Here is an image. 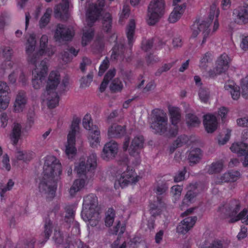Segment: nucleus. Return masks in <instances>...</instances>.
<instances>
[{
    "label": "nucleus",
    "instance_id": "f257e3e1",
    "mask_svg": "<svg viewBox=\"0 0 248 248\" xmlns=\"http://www.w3.org/2000/svg\"><path fill=\"white\" fill-rule=\"evenodd\" d=\"M61 164L54 156L46 157L43 167V176L39 183V191L47 198L55 196L57 182L62 172Z\"/></svg>",
    "mask_w": 248,
    "mask_h": 248
},
{
    "label": "nucleus",
    "instance_id": "f03ea898",
    "mask_svg": "<svg viewBox=\"0 0 248 248\" xmlns=\"http://www.w3.org/2000/svg\"><path fill=\"white\" fill-rule=\"evenodd\" d=\"M60 80V75L56 72L52 71L50 73L46 90L42 96L43 101L46 102L49 108H53L58 105L59 97L56 90Z\"/></svg>",
    "mask_w": 248,
    "mask_h": 248
},
{
    "label": "nucleus",
    "instance_id": "7ed1b4c3",
    "mask_svg": "<svg viewBox=\"0 0 248 248\" xmlns=\"http://www.w3.org/2000/svg\"><path fill=\"white\" fill-rule=\"evenodd\" d=\"M98 199L93 194L83 198L81 217L85 221L98 220L100 219L98 210Z\"/></svg>",
    "mask_w": 248,
    "mask_h": 248
},
{
    "label": "nucleus",
    "instance_id": "20e7f679",
    "mask_svg": "<svg viewBox=\"0 0 248 248\" xmlns=\"http://www.w3.org/2000/svg\"><path fill=\"white\" fill-rule=\"evenodd\" d=\"M218 15V11L216 10V8L215 6H212L210 8V11L209 15V21H203L201 23H200L199 21H196L192 25V37H196L199 34V31L202 32L203 38L201 44L202 46H203L205 43L207 38L211 34L210 30L209 28L210 26L211 22L214 19L215 16L217 17Z\"/></svg>",
    "mask_w": 248,
    "mask_h": 248
},
{
    "label": "nucleus",
    "instance_id": "39448f33",
    "mask_svg": "<svg viewBox=\"0 0 248 248\" xmlns=\"http://www.w3.org/2000/svg\"><path fill=\"white\" fill-rule=\"evenodd\" d=\"M165 7L164 0H151L147 10V24L151 26L155 25L164 15Z\"/></svg>",
    "mask_w": 248,
    "mask_h": 248
},
{
    "label": "nucleus",
    "instance_id": "423d86ee",
    "mask_svg": "<svg viewBox=\"0 0 248 248\" xmlns=\"http://www.w3.org/2000/svg\"><path fill=\"white\" fill-rule=\"evenodd\" d=\"M97 156L95 153H92L88 157L87 163L80 161L75 166V170L79 177L84 176L86 182L94 176V170L96 166Z\"/></svg>",
    "mask_w": 248,
    "mask_h": 248
},
{
    "label": "nucleus",
    "instance_id": "0eeeda50",
    "mask_svg": "<svg viewBox=\"0 0 248 248\" xmlns=\"http://www.w3.org/2000/svg\"><path fill=\"white\" fill-rule=\"evenodd\" d=\"M129 138L127 137L125 139V141L123 145L124 150H128V152L131 157L135 159V164H138L140 162V151L143 147L144 139L142 136H138L135 137L132 140L131 145L128 148L129 143Z\"/></svg>",
    "mask_w": 248,
    "mask_h": 248
},
{
    "label": "nucleus",
    "instance_id": "6e6552de",
    "mask_svg": "<svg viewBox=\"0 0 248 248\" xmlns=\"http://www.w3.org/2000/svg\"><path fill=\"white\" fill-rule=\"evenodd\" d=\"M80 122V120L78 118L73 119L71 126V130L67 136V142L65 146V152L69 158H73L77 153V149L75 147V136L78 131Z\"/></svg>",
    "mask_w": 248,
    "mask_h": 248
},
{
    "label": "nucleus",
    "instance_id": "1a4fd4ad",
    "mask_svg": "<svg viewBox=\"0 0 248 248\" xmlns=\"http://www.w3.org/2000/svg\"><path fill=\"white\" fill-rule=\"evenodd\" d=\"M36 44L35 35L34 34H31L30 35L26 43L25 51L27 55L28 62L34 65L38 64L37 63L40 60V57L41 56L38 53V51L34 52Z\"/></svg>",
    "mask_w": 248,
    "mask_h": 248
},
{
    "label": "nucleus",
    "instance_id": "9d476101",
    "mask_svg": "<svg viewBox=\"0 0 248 248\" xmlns=\"http://www.w3.org/2000/svg\"><path fill=\"white\" fill-rule=\"evenodd\" d=\"M34 66L35 68L32 72L34 78L32 79V83L33 88L38 89L41 86L47 74L46 61L42 60L40 63Z\"/></svg>",
    "mask_w": 248,
    "mask_h": 248
},
{
    "label": "nucleus",
    "instance_id": "9b49d317",
    "mask_svg": "<svg viewBox=\"0 0 248 248\" xmlns=\"http://www.w3.org/2000/svg\"><path fill=\"white\" fill-rule=\"evenodd\" d=\"M105 4V0H98L97 2L90 5L86 13L87 22L92 27L99 17Z\"/></svg>",
    "mask_w": 248,
    "mask_h": 248
},
{
    "label": "nucleus",
    "instance_id": "f8f14e48",
    "mask_svg": "<svg viewBox=\"0 0 248 248\" xmlns=\"http://www.w3.org/2000/svg\"><path fill=\"white\" fill-rule=\"evenodd\" d=\"M240 202L236 200H231L226 203L222 206L219 207V210L224 217H231L229 222H231V219L235 218L238 215L237 213L240 210Z\"/></svg>",
    "mask_w": 248,
    "mask_h": 248
},
{
    "label": "nucleus",
    "instance_id": "ddd939ff",
    "mask_svg": "<svg viewBox=\"0 0 248 248\" xmlns=\"http://www.w3.org/2000/svg\"><path fill=\"white\" fill-rule=\"evenodd\" d=\"M151 127L155 133L166 134L168 132V117L166 115L163 113L155 115Z\"/></svg>",
    "mask_w": 248,
    "mask_h": 248
},
{
    "label": "nucleus",
    "instance_id": "4468645a",
    "mask_svg": "<svg viewBox=\"0 0 248 248\" xmlns=\"http://www.w3.org/2000/svg\"><path fill=\"white\" fill-rule=\"evenodd\" d=\"M74 35V31L72 29L59 24L57 26L54 37L56 41L61 43L71 40Z\"/></svg>",
    "mask_w": 248,
    "mask_h": 248
},
{
    "label": "nucleus",
    "instance_id": "2eb2a0df",
    "mask_svg": "<svg viewBox=\"0 0 248 248\" xmlns=\"http://www.w3.org/2000/svg\"><path fill=\"white\" fill-rule=\"evenodd\" d=\"M138 181V177L132 169H127L124 171L120 177L115 183V187L119 186L124 188L129 184L135 183Z\"/></svg>",
    "mask_w": 248,
    "mask_h": 248
},
{
    "label": "nucleus",
    "instance_id": "dca6fc26",
    "mask_svg": "<svg viewBox=\"0 0 248 248\" xmlns=\"http://www.w3.org/2000/svg\"><path fill=\"white\" fill-rule=\"evenodd\" d=\"M230 149L238 156H244L242 159L243 165L245 167H248V144L243 142L233 143Z\"/></svg>",
    "mask_w": 248,
    "mask_h": 248
},
{
    "label": "nucleus",
    "instance_id": "f3484780",
    "mask_svg": "<svg viewBox=\"0 0 248 248\" xmlns=\"http://www.w3.org/2000/svg\"><path fill=\"white\" fill-rule=\"evenodd\" d=\"M118 150L117 143L113 140L107 142L105 144L101 156L104 160H109L113 158L117 155Z\"/></svg>",
    "mask_w": 248,
    "mask_h": 248
},
{
    "label": "nucleus",
    "instance_id": "a211bd4d",
    "mask_svg": "<svg viewBox=\"0 0 248 248\" xmlns=\"http://www.w3.org/2000/svg\"><path fill=\"white\" fill-rule=\"evenodd\" d=\"M10 92V88L7 83L0 81V111L5 109L8 107L10 102V97L7 94Z\"/></svg>",
    "mask_w": 248,
    "mask_h": 248
},
{
    "label": "nucleus",
    "instance_id": "6ab92c4d",
    "mask_svg": "<svg viewBox=\"0 0 248 248\" xmlns=\"http://www.w3.org/2000/svg\"><path fill=\"white\" fill-rule=\"evenodd\" d=\"M197 217L196 216L189 217L182 220L177 227V232L185 234L194 225Z\"/></svg>",
    "mask_w": 248,
    "mask_h": 248
},
{
    "label": "nucleus",
    "instance_id": "aec40b11",
    "mask_svg": "<svg viewBox=\"0 0 248 248\" xmlns=\"http://www.w3.org/2000/svg\"><path fill=\"white\" fill-rule=\"evenodd\" d=\"M27 96L23 91H20L16 95L14 105V110L16 112L23 111L27 103Z\"/></svg>",
    "mask_w": 248,
    "mask_h": 248
},
{
    "label": "nucleus",
    "instance_id": "412c9836",
    "mask_svg": "<svg viewBox=\"0 0 248 248\" xmlns=\"http://www.w3.org/2000/svg\"><path fill=\"white\" fill-rule=\"evenodd\" d=\"M230 59L226 53L221 55L216 62V70L217 73L225 72L229 67Z\"/></svg>",
    "mask_w": 248,
    "mask_h": 248
},
{
    "label": "nucleus",
    "instance_id": "4be33fe9",
    "mask_svg": "<svg viewBox=\"0 0 248 248\" xmlns=\"http://www.w3.org/2000/svg\"><path fill=\"white\" fill-rule=\"evenodd\" d=\"M233 14L235 16V21L239 24L248 23V5L235 9Z\"/></svg>",
    "mask_w": 248,
    "mask_h": 248
},
{
    "label": "nucleus",
    "instance_id": "5701e85b",
    "mask_svg": "<svg viewBox=\"0 0 248 248\" xmlns=\"http://www.w3.org/2000/svg\"><path fill=\"white\" fill-rule=\"evenodd\" d=\"M203 124L208 133H212L217 128V118L212 114H208L204 116Z\"/></svg>",
    "mask_w": 248,
    "mask_h": 248
},
{
    "label": "nucleus",
    "instance_id": "b1692460",
    "mask_svg": "<svg viewBox=\"0 0 248 248\" xmlns=\"http://www.w3.org/2000/svg\"><path fill=\"white\" fill-rule=\"evenodd\" d=\"M23 129L21 124L17 122L13 124L10 138L13 145H16L21 137Z\"/></svg>",
    "mask_w": 248,
    "mask_h": 248
},
{
    "label": "nucleus",
    "instance_id": "393cba45",
    "mask_svg": "<svg viewBox=\"0 0 248 248\" xmlns=\"http://www.w3.org/2000/svg\"><path fill=\"white\" fill-rule=\"evenodd\" d=\"M240 176V173L237 171H231L224 173L220 178H217L215 181L217 184H221L223 183L234 182Z\"/></svg>",
    "mask_w": 248,
    "mask_h": 248
},
{
    "label": "nucleus",
    "instance_id": "a878e982",
    "mask_svg": "<svg viewBox=\"0 0 248 248\" xmlns=\"http://www.w3.org/2000/svg\"><path fill=\"white\" fill-rule=\"evenodd\" d=\"M187 189L188 190L183 200V202L186 203L193 202L199 193L196 184H190Z\"/></svg>",
    "mask_w": 248,
    "mask_h": 248
},
{
    "label": "nucleus",
    "instance_id": "bb28decb",
    "mask_svg": "<svg viewBox=\"0 0 248 248\" xmlns=\"http://www.w3.org/2000/svg\"><path fill=\"white\" fill-rule=\"evenodd\" d=\"M186 7L185 4L175 6L169 16V22L172 23L177 22L183 14Z\"/></svg>",
    "mask_w": 248,
    "mask_h": 248
},
{
    "label": "nucleus",
    "instance_id": "cd10ccee",
    "mask_svg": "<svg viewBox=\"0 0 248 248\" xmlns=\"http://www.w3.org/2000/svg\"><path fill=\"white\" fill-rule=\"evenodd\" d=\"M124 127L114 124L108 129V136L110 138H120L125 134Z\"/></svg>",
    "mask_w": 248,
    "mask_h": 248
},
{
    "label": "nucleus",
    "instance_id": "c85d7f7f",
    "mask_svg": "<svg viewBox=\"0 0 248 248\" xmlns=\"http://www.w3.org/2000/svg\"><path fill=\"white\" fill-rule=\"evenodd\" d=\"M78 51L74 48L68 47L61 53V59L65 63H67L71 61L73 56L77 55Z\"/></svg>",
    "mask_w": 248,
    "mask_h": 248
},
{
    "label": "nucleus",
    "instance_id": "c756f323",
    "mask_svg": "<svg viewBox=\"0 0 248 248\" xmlns=\"http://www.w3.org/2000/svg\"><path fill=\"white\" fill-rule=\"evenodd\" d=\"M202 157L201 150L199 148H195L191 150L189 154L188 159L190 165H194L198 163Z\"/></svg>",
    "mask_w": 248,
    "mask_h": 248
},
{
    "label": "nucleus",
    "instance_id": "7c9ffc66",
    "mask_svg": "<svg viewBox=\"0 0 248 248\" xmlns=\"http://www.w3.org/2000/svg\"><path fill=\"white\" fill-rule=\"evenodd\" d=\"M70 0H62V2L58 5L54 9L57 16H62V14H66L69 7Z\"/></svg>",
    "mask_w": 248,
    "mask_h": 248
},
{
    "label": "nucleus",
    "instance_id": "2f4dec72",
    "mask_svg": "<svg viewBox=\"0 0 248 248\" xmlns=\"http://www.w3.org/2000/svg\"><path fill=\"white\" fill-rule=\"evenodd\" d=\"M47 42V36L46 35H43L40 40V49L38 50V53L40 55L42 56L45 53H47L48 56H50L54 54L53 51L46 50Z\"/></svg>",
    "mask_w": 248,
    "mask_h": 248
},
{
    "label": "nucleus",
    "instance_id": "473e14b6",
    "mask_svg": "<svg viewBox=\"0 0 248 248\" xmlns=\"http://www.w3.org/2000/svg\"><path fill=\"white\" fill-rule=\"evenodd\" d=\"M86 183L84 178L76 180L69 189L70 195L72 196H74L78 191L84 186Z\"/></svg>",
    "mask_w": 248,
    "mask_h": 248
},
{
    "label": "nucleus",
    "instance_id": "72a5a7b5",
    "mask_svg": "<svg viewBox=\"0 0 248 248\" xmlns=\"http://www.w3.org/2000/svg\"><path fill=\"white\" fill-rule=\"evenodd\" d=\"M223 167L222 161H218L212 163L211 165L206 167L205 170L210 174L220 172Z\"/></svg>",
    "mask_w": 248,
    "mask_h": 248
},
{
    "label": "nucleus",
    "instance_id": "f704fd0d",
    "mask_svg": "<svg viewBox=\"0 0 248 248\" xmlns=\"http://www.w3.org/2000/svg\"><path fill=\"white\" fill-rule=\"evenodd\" d=\"M90 131V142L92 146H96L100 142V131L94 126V128Z\"/></svg>",
    "mask_w": 248,
    "mask_h": 248
},
{
    "label": "nucleus",
    "instance_id": "c9c22d12",
    "mask_svg": "<svg viewBox=\"0 0 248 248\" xmlns=\"http://www.w3.org/2000/svg\"><path fill=\"white\" fill-rule=\"evenodd\" d=\"M124 50V46L122 44H117L112 49L111 55V59H117L119 57L123 58V54Z\"/></svg>",
    "mask_w": 248,
    "mask_h": 248
},
{
    "label": "nucleus",
    "instance_id": "e433bc0d",
    "mask_svg": "<svg viewBox=\"0 0 248 248\" xmlns=\"http://www.w3.org/2000/svg\"><path fill=\"white\" fill-rule=\"evenodd\" d=\"M135 30V21L134 19H131L126 29V35L130 46L132 45L134 41L133 35Z\"/></svg>",
    "mask_w": 248,
    "mask_h": 248
},
{
    "label": "nucleus",
    "instance_id": "4c0bfd02",
    "mask_svg": "<svg viewBox=\"0 0 248 248\" xmlns=\"http://www.w3.org/2000/svg\"><path fill=\"white\" fill-rule=\"evenodd\" d=\"M224 88L226 90L230 93L233 99L237 100L239 98L240 95L239 87L234 86L232 84H226Z\"/></svg>",
    "mask_w": 248,
    "mask_h": 248
},
{
    "label": "nucleus",
    "instance_id": "58836bf2",
    "mask_svg": "<svg viewBox=\"0 0 248 248\" xmlns=\"http://www.w3.org/2000/svg\"><path fill=\"white\" fill-rule=\"evenodd\" d=\"M32 153L23 152L20 150H17L16 153V159L24 162L30 161L32 158Z\"/></svg>",
    "mask_w": 248,
    "mask_h": 248
},
{
    "label": "nucleus",
    "instance_id": "ea45409f",
    "mask_svg": "<svg viewBox=\"0 0 248 248\" xmlns=\"http://www.w3.org/2000/svg\"><path fill=\"white\" fill-rule=\"evenodd\" d=\"M158 43L157 46L163 44V42L160 41L158 38H153L147 40L144 43L142 44V48L145 51H148L151 49L153 44L156 45Z\"/></svg>",
    "mask_w": 248,
    "mask_h": 248
},
{
    "label": "nucleus",
    "instance_id": "a19ab883",
    "mask_svg": "<svg viewBox=\"0 0 248 248\" xmlns=\"http://www.w3.org/2000/svg\"><path fill=\"white\" fill-rule=\"evenodd\" d=\"M52 10L49 9H46L44 15L41 17L39 25L40 28L45 27L50 21Z\"/></svg>",
    "mask_w": 248,
    "mask_h": 248
},
{
    "label": "nucleus",
    "instance_id": "79ce46f5",
    "mask_svg": "<svg viewBox=\"0 0 248 248\" xmlns=\"http://www.w3.org/2000/svg\"><path fill=\"white\" fill-rule=\"evenodd\" d=\"M170 113L171 124H177L180 120V113L179 109L176 108H172L170 109Z\"/></svg>",
    "mask_w": 248,
    "mask_h": 248
},
{
    "label": "nucleus",
    "instance_id": "37998d69",
    "mask_svg": "<svg viewBox=\"0 0 248 248\" xmlns=\"http://www.w3.org/2000/svg\"><path fill=\"white\" fill-rule=\"evenodd\" d=\"M52 222L50 219H46L44 225V235L46 242L49 238L52 232Z\"/></svg>",
    "mask_w": 248,
    "mask_h": 248
},
{
    "label": "nucleus",
    "instance_id": "c03bdc74",
    "mask_svg": "<svg viewBox=\"0 0 248 248\" xmlns=\"http://www.w3.org/2000/svg\"><path fill=\"white\" fill-rule=\"evenodd\" d=\"M115 213L112 208H109L106 213L105 224L108 227L111 226L114 220Z\"/></svg>",
    "mask_w": 248,
    "mask_h": 248
},
{
    "label": "nucleus",
    "instance_id": "a18cd8bd",
    "mask_svg": "<svg viewBox=\"0 0 248 248\" xmlns=\"http://www.w3.org/2000/svg\"><path fill=\"white\" fill-rule=\"evenodd\" d=\"M239 220H242V222L246 224H248V210L246 209H244L241 212L239 213V215L231 219L232 222H235Z\"/></svg>",
    "mask_w": 248,
    "mask_h": 248
},
{
    "label": "nucleus",
    "instance_id": "49530a36",
    "mask_svg": "<svg viewBox=\"0 0 248 248\" xmlns=\"http://www.w3.org/2000/svg\"><path fill=\"white\" fill-rule=\"evenodd\" d=\"M112 18L109 13H106L104 15L103 18V30L108 32L111 27Z\"/></svg>",
    "mask_w": 248,
    "mask_h": 248
},
{
    "label": "nucleus",
    "instance_id": "de8ad7c7",
    "mask_svg": "<svg viewBox=\"0 0 248 248\" xmlns=\"http://www.w3.org/2000/svg\"><path fill=\"white\" fill-rule=\"evenodd\" d=\"M186 123L188 126L195 127L199 125L200 121L196 115L188 113L186 115Z\"/></svg>",
    "mask_w": 248,
    "mask_h": 248
},
{
    "label": "nucleus",
    "instance_id": "09e8293b",
    "mask_svg": "<svg viewBox=\"0 0 248 248\" xmlns=\"http://www.w3.org/2000/svg\"><path fill=\"white\" fill-rule=\"evenodd\" d=\"M93 36V30L90 28L84 31L82 39V44L85 46L92 40Z\"/></svg>",
    "mask_w": 248,
    "mask_h": 248
},
{
    "label": "nucleus",
    "instance_id": "8fccbe9b",
    "mask_svg": "<svg viewBox=\"0 0 248 248\" xmlns=\"http://www.w3.org/2000/svg\"><path fill=\"white\" fill-rule=\"evenodd\" d=\"M164 205V202H162L159 197H157V205L154 204L151 205L150 206V213L153 216L158 215L160 212V208Z\"/></svg>",
    "mask_w": 248,
    "mask_h": 248
},
{
    "label": "nucleus",
    "instance_id": "3c124183",
    "mask_svg": "<svg viewBox=\"0 0 248 248\" xmlns=\"http://www.w3.org/2000/svg\"><path fill=\"white\" fill-rule=\"evenodd\" d=\"M212 61V55L210 53L206 52L202 57L200 60V67L205 69L207 66V63Z\"/></svg>",
    "mask_w": 248,
    "mask_h": 248
},
{
    "label": "nucleus",
    "instance_id": "603ef678",
    "mask_svg": "<svg viewBox=\"0 0 248 248\" xmlns=\"http://www.w3.org/2000/svg\"><path fill=\"white\" fill-rule=\"evenodd\" d=\"M228 243L224 241L215 240L205 248H228Z\"/></svg>",
    "mask_w": 248,
    "mask_h": 248
},
{
    "label": "nucleus",
    "instance_id": "864d4df0",
    "mask_svg": "<svg viewBox=\"0 0 248 248\" xmlns=\"http://www.w3.org/2000/svg\"><path fill=\"white\" fill-rule=\"evenodd\" d=\"M123 88V85L118 78L113 80L110 86V90L114 92L121 91Z\"/></svg>",
    "mask_w": 248,
    "mask_h": 248
},
{
    "label": "nucleus",
    "instance_id": "5fc2aeb1",
    "mask_svg": "<svg viewBox=\"0 0 248 248\" xmlns=\"http://www.w3.org/2000/svg\"><path fill=\"white\" fill-rule=\"evenodd\" d=\"M168 186L166 183L158 184L155 189V191L158 195H164L168 189Z\"/></svg>",
    "mask_w": 248,
    "mask_h": 248
},
{
    "label": "nucleus",
    "instance_id": "6e6d98bb",
    "mask_svg": "<svg viewBox=\"0 0 248 248\" xmlns=\"http://www.w3.org/2000/svg\"><path fill=\"white\" fill-rule=\"evenodd\" d=\"M241 88L242 96L246 99H248V77H246L242 80Z\"/></svg>",
    "mask_w": 248,
    "mask_h": 248
},
{
    "label": "nucleus",
    "instance_id": "4d7b16f0",
    "mask_svg": "<svg viewBox=\"0 0 248 248\" xmlns=\"http://www.w3.org/2000/svg\"><path fill=\"white\" fill-rule=\"evenodd\" d=\"M14 185V183L11 179H10L9 180L6 186H0V195L1 198L4 197V194L6 193V192L10 190L13 186Z\"/></svg>",
    "mask_w": 248,
    "mask_h": 248
},
{
    "label": "nucleus",
    "instance_id": "13d9d810",
    "mask_svg": "<svg viewBox=\"0 0 248 248\" xmlns=\"http://www.w3.org/2000/svg\"><path fill=\"white\" fill-rule=\"evenodd\" d=\"M91 116L89 114L85 115L83 119L82 124L84 127L89 130H91L93 128H94L91 122Z\"/></svg>",
    "mask_w": 248,
    "mask_h": 248
},
{
    "label": "nucleus",
    "instance_id": "bf43d9fd",
    "mask_svg": "<svg viewBox=\"0 0 248 248\" xmlns=\"http://www.w3.org/2000/svg\"><path fill=\"white\" fill-rule=\"evenodd\" d=\"M74 211L71 207H67L66 208V214L65 216V221L68 223L75 221L74 219Z\"/></svg>",
    "mask_w": 248,
    "mask_h": 248
},
{
    "label": "nucleus",
    "instance_id": "052dcab7",
    "mask_svg": "<svg viewBox=\"0 0 248 248\" xmlns=\"http://www.w3.org/2000/svg\"><path fill=\"white\" fill-rule=\"evenodd\" d=\"M93 73L91 72L86 77H83L80 80L81 86L82 87L88 86L93 80Z\"/></svg>",
    "mask_w": 248,
    "mask_h": 248
},
{
    "label": "nucleus",
    "instance_id": "680f3d73",
    "mask_svg": "<svg viewBox=\"0 0 248 248\" xmlns=\"http://www.w3.org/2000/svg\"><path fill=\"white\" fill-rule=\"evenodd\" d=\"M200 99L203 102H206L209 97V92L208 89L201 88L199 92Z\"/></svg>",
    "mask_w": 248,
    "mask_h": 248
},
{
    "label": "nucleus",
    "instance_id": "e2e57ef3",
    "mask_svg": "<svg viewBox=\"0 0 248 248\" xmlns=\"http://www.w3.org/2000/svg\"><path fill=\"white\" fill-rule=\"evenodd\" d=\"M53 239L55 241V242L59 244H61L63 242V237L61 233V232L60 230H57V229H55L54 236L53 237Z\"/></svg>",
    "mask_w": 248,
    "mask_h": 248
},
{
    "label": "nucleus",
    "instance_id": "0e129e2a",
    "mask_svg": "<svg viewBox=\"0 0 248 248\" xmlns=\"http://www.w3.org/2000/svg\"><path fill=\"white\" fill-rule=\"evenodd\" d=\"M186 172L185 168L183 170L178 171V173L174 177V180L175 182H179L185 179V176Z\"/></svg>",
    "mask_w": 248,
    "mask_h": 248
},
{
    "label": "nucleus",
    "instance_id": "69168bd1",
    "mask_svg": "<svg viewBox=\"0 0 248 248\" xmlns=\"http://www.w3.org/2000/svg\"><path fill=\"white\" fill-rule=\"evenodd\" d=\"M35 114L33 110L30 109L27 114V123L31 126L34 123Z\"/></svg>",
    "mask_w": 248,
    "mask_h": 248
},
{
    "label": "nucleus",
    "instance_id": "338daca9",
    "mask_svg": "<svg viewBox=\"0 0 248 248\" xmlns=\"http://www.w3.org/2000/svg\"><path fill=\"white\" fill-rule=\"evenodd\" d=\"M177 124H171L169 130H168V132L166 133V134L172 137L176 136L178 131V127Z\"/></svg>",
    "mask_w": 248,
    "mask_h": 248
},
{
    "label": "nucleus",
    "instance_id": "774afa93",
    "mask_svg": "<svg viewBox=\"0 0 248 248\" xmlns=\"http://www.w3.org/2000/svg\"><path fill=\"white\" fill-rule=\"evenodd\" d=\"M241 41L240 43V47L244 50H248V35H241Z\"/></svg>",
    "mask_w": 248,
    "mask_h": 248
}]
</instances>
